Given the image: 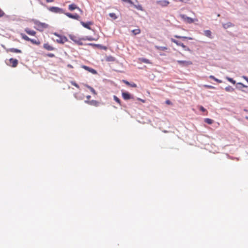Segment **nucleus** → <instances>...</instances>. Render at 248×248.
<instances>
[{
    "label": "nucleus",
    "mask_w": 248,
    "mask_h": 248,
    "mask_svg": "<svg viewBox=\"0 0 248 248\" xmlns=\"http://www.w3.org/2000/svg\"><path fill=\"white\" fill-rule=\"evenodd\" d=\"M33 23L35 25V28L39 31H43L45 29L48 28L49 25L45 23H42L39 21L34 20Z\"/></svg>",
    "instance_id": "1"
},
{
    "label": "nucleus",
    "mask_w": 248,
    "mask_h": 248,
    "mask_svg": "<svg viewBox=\"0 0 248 248\" xmlns=\"http://www.w3.org/2000/svg\"><path fill=\"white\" fill-rule=\"evenodd\" d=\"M20 36L21 38L24 39V40L28 42H30L31 43H32L33 45H39L40 44V41L38 39H31L29 38L27 35H26L24 33H21Z\"/></svg>",
    "instance_id": "2"
},
{
    "label": "nucleus",
    "mask_w": 248,
    "mask_h": 248,
    "mask_svg": "<svg viewBox=\"0 0 248 248\" xmlns=\"http://www.w3.org/2000/svg\"><path fill=\"white\" fill-rule=\"evenodd\" d=\"M179 16L186 23L191 24L198 21L197 18H192L184 14H180Z\"/></svg>",
    "instance_id": "3"
},
{
    "label": "nucleus",
    "mask_w": 248,
    "mask_h": 248,
    "mask_svg": "<svg viewBox=\"0 0 248 248\" xmlns=\"http://www.w3.org/2000/svg\"><path fill=\"white\" fill-rule=\"evenodd\" d=\"M53 34L57 37L55 41L58 43L64 44L68 41L67 38L64 36L60 35L56 32L53 33Z\"/></svg>",
    "instance_id": "4"
},
{
    "label": "nucleus",
    "mask_w": 248,
    "mask_h": 248,
    "mask_svg": "<svg viewBox=\"0 0 248 248\" xmlns=\"http://www.w3.org/2000/svg\"><path fill=\"white\" fill-rule=\"evenodd\" d=\"M171 41L175 44H176L177 46H182L184 50L187 51H190V49L186 46L184 45L183 43L180 42L179 41L175 40L173 38L171 39Z\"/></svg>",
    "instance_id": "5"
},
{
    "label": "nucleus",
    "mask_w": 248,
    "mask_h": 248,
    "mask_svg": "<svg viewBox=\"0 0 248 248\" xmlns=\"http://www.w3.org/2000/svg\"><path fill=\"white\" fill-rule=\"evenodd\" d=\"M49 10L55 13H63V9L57 7H51L49 8Z\"/></svg>",
    "instance_id": "6"
},
{
    "label": "nucleus",
    "mask_w": 248,
    "mask_h": 248,
    "mask_svg": "<svg viewBox=\"0 0 248 248\" xmlns=\"http://www.w3.org/2000/svg\"><path fill=\"white\" fill-rule=\"evenodd\" d=\"M68 9L72 11L75 9H78L81 14L83 13V11L79 7L77 6V5L74 3L71 4L68 6Z\"/></svg>",
    "instance_id": "7"
},
{
    "label": "nucleus",
    "mask_w": 248,
    "mask_h": 248,
    "mask_svg": "<svg viewBox=\"0 0 248 248\" xmlns=\"http://www.w3.org/2000/svg\"><path fill=\"white\" fill-rule=\"evenodd\" d=\"M156 2L161 7H166L170 4V2L166 0H158Z\"/></svg>",
    "instance_id": "8"
},
{
    "label": "nucleus",
    "mask_w": 248,
    "mask_h": 248,
    "mask_svg": "<svg viewBox=\"0 0 248 248\" xmlns=\"http://www.w3.org/2000/svg\"><path fill=\"white\" fill-rule=\"evenodd\" d=\"M85 102L90 105L98 107L99 105V102L96 100H85Z\"/></svg>",
    "instance_id": "9"
},
{
    "label": "nucleus",
    "mask_w": 248,
    "mask_h": 248,
    "mask_svg": "<svg viewBox=\"0 0 248 248\" xmlns=\"http://www.w3.org/2000/svg\"><path fill=\"white\" fill-rule=\"evenodd\" d=\"M18 61L16 59L11 58L9 59V65L13 67H16L18 64Z\"/></svg>",
    "instance_id": "10"
},
{
    "label": "nucleus",
    "mask_w": 248,
    "mask_h": 248,
    "mask_svg": "<svg viewBox=\"0 0 248 248\" xmlns=\"http://www.w3.org/2000/svg\"><path fill=\"white\" fill-rule=\"evenodd\" d=\"M177 62L183 66H187L192 64V62L191 61H177Z\"/></svg>",
    "instance_id": "11"
},
{
    "label": "nucleus",
    "mask_w": 248,
    "mask_h": 248,
    "mask_svg": "<svg viewBox=\"0 0 248 248\" xmlns=\"http://www.w3.org/2000/svg\"><path fill=\"white\" fill-rule=\"evenodd\" d=\"M81 67L82 68H83L84 69L89 71V72L91 73L92 74H97V72L94 69H93L92 68H90L87 66H86V65H81Z\"/></svg>",
    "instance_id": "12"
},
{
    "label": "nucleus",
    "mask_w": 248,
    "mask_h": 248,
    "mask_svg": "<svg viewBox=\"0 0 248 248\" xmlns=\"http://www.w3.org/2000/svg\"><path fill=\"white\" fill-rule=\"evenodd\" d=\"M24 31L28 34L31 36H34L36 34V32L35 31L31 30L29 28H25Z\"/></svg>",
    "instance_id": "13"
},
{
    "label": "nucleus",
    "mask_w": 248,
    "mask_h": 248,
    "mask_svg": "<svg viewBox=\"0 0 248 248\" xmlns=\"http://www.w3.org/2000/svg\"><path fill=\"white\" fill-rule=\"evenodd\" d=\"M65 15L67 16H68V17H69L70 18H72V19H76V20H79V17H80L77 14L73 15L69 13H66L65 14Z\"/></svg>",
    "instance_id": "14"
},
{
    "label": "nucleus",
    "mask_w": 248,
    "mask_h": 248,
    "mask_svg": "<svg viewBox=\"0 0 248 248\" xmlns=\"http://www.w3.org/2000/svg\"><path fill=\"white\" fill-rule=\"evenodd\" d=\"M122 97L124 100H128L133 98V96L127 92L122 93Z\"/></svg>",
    "instance_id": "15"
},
{
    "label": "nucleus",
    "mask_w": 248,
    "mask_h": 248,
    "mask_svg": "<svg viewBox=\"0 0 248 248\" xmlns=\"http://www.w3.org/2000/svg\"><path fill=\"white\" fill-rule=\"evenodd\" d=\"M43 47L45 49L48 50V51H52L55 49V48L49 45L48 43H45L43 45Z\"/></svg>",
    "instance_id": "16"
},
{
    "label": "nucleus",
    "mask_w": 248,
    "mask_h": 248,
    "mask_svg": "<svg viewBox=\"0 0 248 248\" xmlns=\"http://www.w3.org/2000/svg\"><path fill=\"white\" fill-rule=\"evenodd\" d=\"M80 23L84 28H86L89 30H91L90 25L93 24L91 22H88L87 23H85L83 21H81Z\"/></svg>",
    "instance_id": "17"
},
{
    "label": "nucleus",
    "mask_w": 248,
    "mask_h": 248,
    "mask_svg": "<svg viewBox=\"0 0 248 248\" xmlns=\"http://www.w3.org/2000/svg\"><path fill=\"white\" fill-rule=\"evenodd\" d=\"M8 51L11 52L17 53H21L22 52L21 50L15 48H9Z\"/></svg>",
    "instance_id": "18"
},
{
    "label": "nucleus",
    "mask_w": 248,
    "mask_h": 248,
    "mask_svg": "<svg viewBox=\"0 0 248 248\" xmlns=\"http://www.w3.org/2000/svg\"><path fill=\"white\" fill-rule=\"evenodd\" d=\"M123 82L124 83H125L126 85L129 86L130 87H134V88L137 87V85L134 83H130V82H129L128 81H127L125 80H123Z\"/></svg>",
    "instance_id": "19"
},
{
    "label": "nucleus",
    "mask_w": 248,
    "mask_h": 248,
    "mask_svg": "<svg viewBox=\"0 0 248 248\" xmlns=\"http://www.w3.org/2000/svg\"><path fill=\"white\" fill-rule=\"evenodd\" d=\"M232 26H233V25L231 22H228L223 24V27L224 29H227Z\"/></svg>",
    "instance_id": "20"
},
{
    "label": "nucleus",
    "mask_w": 248,
    "mask_h": 248,
    "mask_svg": "<svg viewBox=\"0 0 248 248\" xmlns=\"http://www.w3.org/2000/svg\"><path fill=\"white\" fill-rule=\"evenodd\" d=\"M204 35L209 38H212V33L210 30H206L204 31Z\"/></svg>",
    "instance_id": "21"
},
{
    "label": "nucleus",
    "mask_w": 248,
    "mask_h": 248,
    "mask_svg": "<svg viewBox=\"0 0 248 248\" xmlns=\"http://www.w3.org/2000/svg\"><path fill=\"white\" fill-rule=\"evenodd\" d=\"M156 49L158 51H166V50L168 49L167 47L165 46H156Z\"/></svg>",
    "instance_id": "22"
},
{
    "label": "nucleus",
    "mask_w": 248,
    "mask_h": 248,
    "mask_svg": "<svg viewBox=\"0 0 248 248\" xmlns=\"http://www.w3.org/2000/svg\"><path fill=\"white\" fill-rule=\"evenodd\" d=\"M204 122L208 124H211L213 123L214 121L210 118H205Z\"/></svg>",
    "instance_id": "23"
},
{
    "label": "nucleus",
    "mask_w": 248,
    "mask_h": 248,
    "mask_svg": "<svg viewBox=\"0 0 248 248\" xmlns=\"http://www.w3.org/2000/svg\"><path fill=\"white\" fill-rule=\"evenodd\" d=\"M86 86L90 90L91 92L93 94L96 95L97 94L96 91H95V90L93 88H92V87H91L90 86H88V85H86Z\"/></svg>",
    "instance_id": "24"
},
{
    "label": "nucleus",
    "mask_w": 248,
    "mask_h": 248,
    "mask_svg": "<svg viewBox=\"0 0 248 248\" xmlns=\"http://www.w3.org/2000/svg\"><path fill=\"white\" fill-rule=\"evenodd\" d=\"M132 32L134 35L139 34L140 32V30L139 29H135L132 31Z\"/></svg>",
    "instance_id": "25"
},
{
    "label": "nucleus",
    "mask_w": 248,
    "mask_h": 248,
    "mask_svg": "<svg viewBox=\"0 0 248 248\" xmlns=\"http://www.w3.org/2000/svg\"><path fill=\"white\" fill-rule=\"evenodd\" d=\"M113 99L120 105H121V101L120 99L117 96H116V95H114Z\"/></svg>",
    "instance_id": "26"
},
{
    "label": "nucleus",
    "mask_w": 248,
    "mask_h": 248,
    "mask_svg": "<svg viewBox=\"0 0 248 248\" xmlns=\"http://www.w3.org/2000/svg\"><path fill=\"white\" fill-rule=\"evenodd\" d=\"M106 60L108 62H114L115 61V58L111 56H109L107 57Z\"/></svg>",
    "instance_id": "27"
},
{
    "label": "nucleus",
    "mask_w": 248,
    "mask_h": 248,
    "mask_svg": "<svg viewBox=\"0 0 248 248\" xmlns=\"http://www.w3.org/2000/svg\"><path fill=\"white\" fill-rule=\"evenodd\" d=\"M132 5H133L134 6L135 8H136L137 9L139 10H141L142 11V7L141 6V5H135L133 3V4H132Z\"/></svg>",
    "instance_id": "28"
},
{
    "label": "nucleus",
    "mask_w": 248,
    "mask_h": 248,
    "mask_svg": "<svg viewBox=\"0 0 248 248\" xmlns=\"http://www.w3.org/2000/svg\"><path fill=\"white\" fill-rule=\"evenodd\" d=\"M174 37L175 38H183V39H188L189 40H192V38H191V37H185V36H179V35H175L174 36Z\"/></svg>",
    "instance_id": "29"
},
{
    "label": "nucleus",
    "mask_w": 248,
    "mask_h": 248,
    "mask_svg": "<svg viewBox=\"0 0 248 248\" xmlns=\"http://www.w3.org/2000/svg\"><path fill=\"white\" fill-rule=\"evenodd\" d=\"M109 16L110 17H111V18H112L114 19H116L117 18V16L115 13H109Z\"/></svg>",
    "instance_id": "30"
},
{
    "label": "nucleus",
    "mask_w": 248,
    "mask_h": 248,
    "mask_svg": "<svg viewBox=\"0 0 248 248\" xmlns=\"http://www.w3.org/2000/svg\"><path fill=\"white\" fill-rule=\"evenodd\" d=\"M209 78H211V79H214V80H215L218 83H221V82H222V81H221V80H219V79H217V78H215V77H214V76H210L209 77Z\"/></svg>",
    "instance_id": "31"
},
{
    "label": "nucleus",
    "mask_w": 248,
    "mask_h": 248,
    "mask_svg": "<svg viewBox=\"0 0 248 248\" xmlns=\"http://www.w3.org/2000/svg\"><path fill=\"white\" fill-rule=\"evenodd\" d=\"M226 79H227L228 81H229V82H231L233 84H235V83H236L235 81L232 78H231L226 77Z\"/></svg>",
    "instance_id": "32"
},
{
    "label": "nucleus",
    "mask_w": 248,
    "mask_h": 248,
    "mask_svg": "<svg viewBox=\"0 0 248 248\" xmlns=\"http://www.w3.org/2000/svg\"><path fill=\"white\" fill-rule=\"evenodd\" d=\"M225 90L227 92H232L234 90V89L232 88L231 86H228L225 88Z\"/></svg>",
    "instance_id": "33"
},
{
    "label": "nucleus",
    "mask_w": 248,
    "mask_h": 248,
    "mask_svg": "<svg viewBox=\"0 0 248 248\" xmlns=\"http://www.w3.org/2000/svg\"><path fill=\"white\" fill-rule=\"evenodd\" d=\"M70 83H71V84L72 85H73V86H75V87H77V88H78V89H79V87L78 85V84L76 82H75V81H71V82H70Z\"/></svg>",
    "instance_id": "34"
},
{
    "label": "nucleus",
    "mask_w": 248,
    "mask_h": 248,
    "mask_svg": "<svg viewBox=\"0 0 248 248\" xmlns=\"http://www.w3.org/2000/svg\"><path fill=\"white\" fill-rule=\"evenodd\" d=\"M121 0L123 2L129 3L130 4H133V2L131 1V0Z\"/></svg>",
    "instance_id": "35"
},
{
    "label": "nucleus",
    "mask_w": 248,
    "mask_h": 248,
    "mask_svg": "<svg viewBox=\"0 0 248 248\" xmlns=\"http://www.w3.org/2000/svg\"><path fill=\"white\" fill-rule=\"evenodd\" d=\"M46 56L48 57L53 58L55 57V55L52 53H48L46 54Z\"/></svg>",
    "instance_id": "36"
},
{
    "label": "nucleus",
    "mask_w": 248,
    "mask_h": 248,
    "mask_svg": "<svg viewBox=\"0 0 248 248\" xmlns=\"http://www.w3.org/2000/svg\"><path fill=\"white\" fill-rule=\"evenodd\" d=\"M237 84H238V85H241V87H244V88H247V87H248V86H247L245 85L244 84H243V83H241V82H238V83H237Z\"/></svg>",
    "instance_id": "37"
},
{
    "label": "nucleus",
    "mask_w": 248,
    "mask_h": 248,
    "mask_svg": "<svg viewBox=\"0 0 248 248\" xmlns=\"http://www.w3.org/2000/svg\"><path fill=\"white\" fill-rule=\"evenodd\" d=\"M200 109L202 112H205L206 111V109L204 108L202 106L200 107Z\"/></svg>",
    "instance_id": "38"
},
{
    "label": "nucleus",
    "mask_w": 248,
    "mask_h": 248,
    "mask_svg": "<svg viewBox=\"0 0 248 248\" xmlns=\"http://www.w3.org/2000/svg\"><path fill=\"white\" fill-rule=\"evenodd\" d=\"M4 15V13L1 10H0V17L3 16Z\"/></svg>",
    "instance_id": "39"
},
{
    "label": "nucleus",
    "mask_w": 248,
    "mask_h": 248,
    "mask_svg": "<svg viewBox=\"0 0 248 248\" xmlns=\"http://www.w3.org/2000/svg\"><path fill=\"white\" fill-rule=\"evenodd\" d=\"M204 87L208 88H210V89L214 88V87H213L212 86H210V85H204Z\"/></svg>",
    "instance_id": "40"
},
{
    "label": "nucleus",
    "mask_w": 248,
    "mask_h": 248,
    "mask_svg": "<svg viewBox=\"0 0 248 248\" xmlns=\"http://www.w3.org/2000/svg\"><path fill=\"white\" fill-rule=\"evenodd\" d=\"M181 2H185V3H186L188 1H189L190 0H179Z\"/></svg>",
    "instance_id": "41"
},
{
    "label": "nucleus",
    "mask_w": 248,
    "mask_h": 248,
    "mask_svg": "<svg viewBox=\"0 0 248 248\" xmlns=\"http://www.w3.org/2000/svg\"><path fill=\"white\" fill-rule=\"evenodd\" d=\"M166 103L168 105H170L171 104V102L169 100H167L166 101Z\"/></svg>",
    "instance_id": "42"
},
{
    "label": "nucleus",
    "mask_w": 248,
    "mask_h": 248,
    "mask_svg": "<svg viewBox=\"0 0 248 248\" xmlns=\"http://www.w3.org/2000/svg\"><path fill=\"white\" fill-rule=\"evenodd\" d=\"M244 79H245L247 82L248 83V78L246 76H243L242 77Z\"/></svg>",
    "instance_id": "43"
},
{
    "label": "nucleus",
    "mask_w": 248,
    "mask_h": 248,
    "mask_svg": "<svg viewBox=\"0 0 248 248\" xmlns=\"http://www.w3.org/2000/svg\"><path fill=\"white\" fill-rule=\"evenodd\" d=\"M91 98V96L90 95H87L86 96V98H87L86 100H90Z\"/></svg>",
    "instance_id": "44"
},
{
    "label": "nucleus",
    "mask_w": 248,
    "mask_h": 248,
    "mask_svg": "<svg viewBox=\"0 0 248 248\" xmlns=\"http://www.w3.org/2000/svg\"><path fill=\"white\" fill-rule=\"evenodd\" d=\"M54 1V0H46V1L47 2H53Z\"/></svg>",
    "instance_id": "45"
},
{
    "label": "nucleus",
    "mask_w": 248,
    "mask_h": 248,
    "mask_svg": "<svg viewBox=\"0 0 248 248\" xmlns=\"http://www.w3.org/2000/svg\"><path fill=\"white\" fill-rule=\"evenodd\" d=\"M88 40H89V41H92V40H93V39H92V38H88Z\"/></svg>",
    "instance_id": "46"
},
{
    "label": "nucleus",
    "mask_w": 248,
    "mask_h": 248,
    "mask_svg": "<svg viewBox=\"0 0 248 248\" xmlns=\"http://www.w3.org/2000/svg\"><path fill=\"white\" fill-rule=\"evenodd\" d=\"M139 100H141L142 102H144V100L138 98Z\"/></svg>",
    "instance_id": "47"
},
{
    "label": "nucleus",
    "mask_w": 248,
    "mask_h": 248,
    "mask_svg": "<svg viewBox=\"0 0 248 248\" xmlns=\"http://www.w3.org/2000/svg\"><path fill=\"white\" fill-rule=\"evenodd\" d=\"M68 66H69V67H71V68H72V65H68Z\"/></svg>",
    "instance_id": "48"
}]
</instances>
